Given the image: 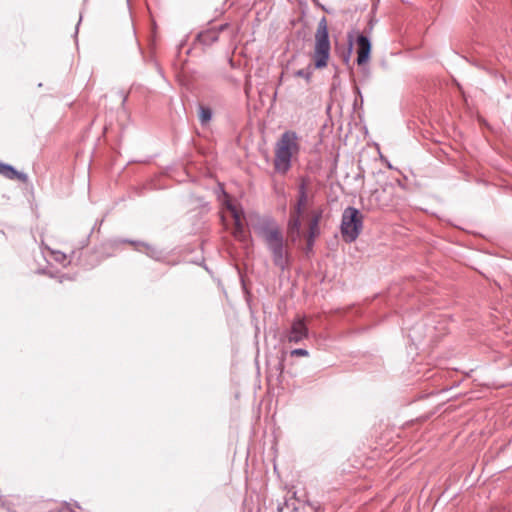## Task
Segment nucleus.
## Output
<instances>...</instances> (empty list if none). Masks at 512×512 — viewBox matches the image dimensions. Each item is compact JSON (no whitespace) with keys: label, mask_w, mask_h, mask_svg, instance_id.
Returning a JSON list of instances; mask_svg holds the SVG:
<instances>
[{"label":"nucleus","mask_w":512,"mask_h":512,"mask_svg":"<svg viewBox=\"0 0 512 512\" xmlns=\"http://www.w3.org/2000/svg\"><path fill=\"white\" fill-rule=\"evenodd\" d=\"M371 52V42L368 37L359 35L356 40L357 64H365Z\"/></svg>","instance_id":"6e6552de"},{"label":"nucleus","mask_w":512,"mask_h":512,"mask_svg":"<svg viewBox=\"0 0 512 512\" xmlns=\"http://www.w3.org/2000/svg\"><path fill=\"white\" fill-rule=\"evenodd\" d=\"M352 52V42L350 41L347 48L342 53L343 61L348 63Z\"/></svg>","instance_id":"2eb2a0df"},{"label":"nucleus","mask_w":512,"mask_h":512,"mask_svg":"<svg viewBox=\"0 0 512 512\" xmlns=\"http://www.w3.org/2000/svg\"><path fill=\"white\" fill-rule=\"evenodd\" d=\"M219 32L220 30L216 29H207L205 31H202L198 34V41L203 45H211L212 43L216 42L219 38Z\"/></svg>","instance_id":"9d476101"},{"label":"nucleus","mask_w":512,"mask_h":512,"mask_svg":"<svg viewBox=\"0 0 512 512\" xmlns=\"http://www.w3.org/2000/svg\"><path fill=\"white\" fill-rule=\"evenodd\" d=\"M293 74L298 77H304L308 81L312 72L310 71V69L308 67L305 69H300V70L294 72Z\"/></svg>","instance_id":"ddd939ff"},{"label":"nucleus","mask_w":512,"mask_h":512,"mask_svg":"<svg viewBox=\"0 0 512 512\" xmlns=\"http://www.w3.org/2000/svg\"><path fill=\"white\" fill-rule=\"evenodd\" d=\"M330 40L326 18H322L315 32V44L313 52L314 64H327L330 57Z\"/></svg>","instance_id":"39448f33"},{"label":"nucleus","mask_w":512,"mask_h":512,"mask_svg":"<svg viewBox=\"0 0 512 512\" xmlns=\"http://www.w3.org/2000/svg\"><path fill=\"white\" fill-rule=\"evenodd\" d=\"M309 329L305 323V319L302 317L295 318L290 329L287 331L286 339L289 343H300L304 339L308 338Z\"/></svg>","instance_id":"423d86ee"},{"label":"nucleus","mask_w":512,"mask_h":512,"mask_svg":"<svg viewBox=\"0 0 512 512\" xmlns=\"http://www.w3.org/2000/svg\"><path fill=\"white\" fill-rule=\"evenodd\" d=\"M226 207L231 213L233 220H234V230L233 235L235 238L239 240H243L245 238V231H244V212L243 210L238 207L237 205L231 203L230 201H226Z\"/></svg>","instance_id":"0eeeda50"},{"label":"nucleus","mask_w":512,"mask_h":512,"mask_svg":"<svg viewBox=\"0 0 512 512\" xmlns=\"http://www.w3.org/2000/svg\"><path fill=\"white\" fill-rule=\"evenodd\" d=\"M315 238L316 237H311V234H307V246L309 249L313 247Z\"/></svg>","instance_id":"f3484780"},{"label":"nucleus","mask_w":512,"mask_h":512,"mask_svg":"<svg viewBox=\"0 0 512 512\" xmlns=\"http://www.w3.org/2000/svg\"><path fill=\"white\" fill-rule=\"evenodd\" d=\"M308 205L307 183L302 181L298 187L297 202L290 212V217L287 225L288 233L292 240H296L301 235L302 216Z\"/></svg>","instance_id":"7ed1b4c3"},{"label":"nucleus","mask_w":512,"mask_h":512,"mask_svg":"<svg viewBox=\"0 0 512 512\" xmlns=\"http://www.w3.org/2000/svg\"><path fill=\"white\" fill-rule=\"evenodd\" d=\"M255 229L270 251L274 265L285 270L289 266L290 256L280 226L273 218L265 217Z\"/></svg>","instance_id":"f257e3e1"},{"label":"nucleus","mask_w":512,"mask_h":512,"mask_svg":"<svg viewBox=\"0 0 512 512\" xmlns=\"http://www.w3.org/2000/svg\"><path fill=\"white\" fill-rule=\"evenodd\" d=\"M363 228V215L354 207H347L342 214L341 234L344 241L354 242Z\"/></svg>","instance_id":"20e7f679"},{"label":"nucleus","mask_w":512,"mask_h":512,"mask_svg":"<svg viewBox=\"0 0 512 512\" xmlns=\"http://www.w3.org/2000/svg\"><path fill=\"white\" fill-rule=\"evenodd\" d=\"M309 355L308 350L303 348H296L291 351V356L307 357Z\"/></svg>","instance_id":"4468645a"},{"label":"nucleus","mask_w":512,"mask_h":512,"mask_svg":"<svg viewBox=\"0 0 512 512\" xmlns=\"http://www.w3.org/2000/svg\"><path fill=\"white\" fill-rule=\"evenodd\" d=\"M322 214V209H317L310 212V219L308 222V234H311V237H317L320 233L319 222L322 218Z\"/></svg>","instance_id":"1a4fd4ad"},{"label":"nucleus","mask_w":512,"mask_h":512,"mask_svg":"<svg viewBox=\"0 0 512 512\" xmlns=\"http://www.w3.org/2000/svg\"><path fill=\"white\" fill-rule=\"evenodd\" d=\"M300 149V136L293 130L283 132L275 143V171L283 175L286 174L292 166V160L298 156Z\"/></svg>","instance_id":"f03ea898"},{"label":"nucleus","mask_w":512,"mask_h":512,"mask_svg":"<svg viewBox=\"0 0 512 512\" xmlns=\"http://www.w3.org/2000/svg\"><path fill=\"white\" fill-rule=\"evenodd\" d=\"M0 174L10 180H14L17 176V170L9 164L0 163Z\"/></svg>","instance_id":"9b49d317"},{"label":"nucleus","mask_w":512,"mask_h":512,"mask_svg":"<svg viewBox=\"0 0 512 512\" xmlns=\"http://www.w3.org/2000/svg\"><path fill=\"white\" fill-rule=\"evenodd\" d=\"M211 117H212V112H211L210 108L200 106L199 118H200L201 123L205 124V123L209 122L211 120Z\"/></svg>","instance_id":"f8f14e48"},{"label":"nucleus","mask_w":512,"mask_h":512,"mask_svg":"<svg viewBox=\"0 0 512 512\" xmlns=\"http://www.w3.org/2000/svg\"><path fill=\"white\" fill-rule=\"evenodd\" d=\"M15 179H18L21 182L26 183L28 181V176L24 173L17 171V176H15Z\"/></svg>","instance_id":"dca6fc26"}]
</instances>
